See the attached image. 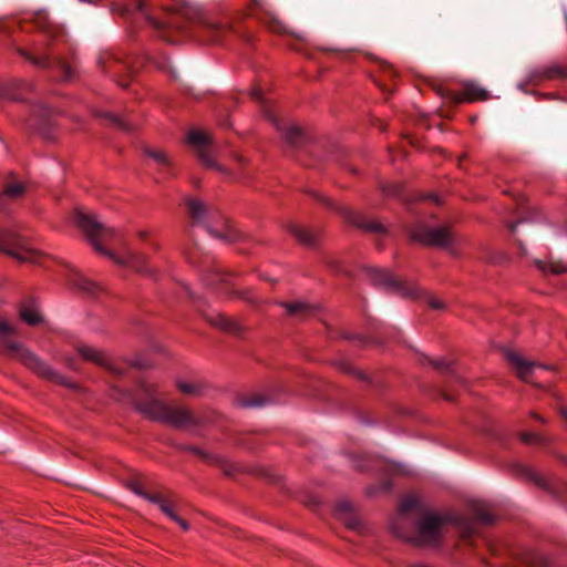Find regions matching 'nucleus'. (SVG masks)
<instances>
[{"label": "nucleus", "instance_id": "1", "mask_svg": "<svg viewBox=\"0 0 567 567\" xmlns=\"http://www.w3.org/2000/svg\"><path fill=\"white\" fill-rule=\"evenodd\" d=\"M417 505L415 497H406L400 506V515L392 523V533L398 537L416 546H436L440 544L447 524H453L464 540H470L476 534V524L473 519L456 515H440L425 512L421 515L413 529L408 526L411 520L409 513Z\"/></svg>", "mask_w": 567, "mask_h": 567}, {"label": "nucleus", "instance_id": "2", "mask_svg": "<svg viewBox=\"0 0 567 567\" xmlns=\"http://www.w3.org/2000/svg\"><path fill=\"white\" fill-rule=\"evenodd\" d=\"M130 401L146 417L167 423L177 429H192L203 424L202 417L185 406L167 404L156 396L155 386L142 382L137 393L130 394Z\"/></svg>", "mask_w": 567, "mask_h": 567}, {"label": "nucleus", "instance_id": "3", "mask_svg": "<svg viewBox=\"0 0 567 567\" xmlns=\"http://www.w3.org/2000/svg\"><path fill=\"white\" fill-rule=\"evenodd\" d=\"M34 23L37 28L45 33V40L41 43H34L30 49L20 48L18 53L38 68L58 69L63 80H70L72 78L70 65L56 54V47L64 38V30L53 24L45 12H38L34 17Z\"/></svg>", "mask_w": 567, "mask_h": 567}, {"label": "nucleus", "instance_id": "4", "mask_svg": "<svg viewBox=\"0 0 567 567\" xmlns=\"http://www.w3.org/2000/svg\"><path fill=\"white\" fill-rule=\"evenodd\" d=\"M75 223L96 251L110 257L117 264L132 267L138 272L146 271L144 268L145 257L143 255L128 252L125 258H118L106 249V246L112 244L117 237L115 229L100 223L95 216L80 210L75 214Z\"/></svg>", "mask_w": 567, "mask_h": 567}, {"label": "nucleus", "instance_id": "5", "mask_svg": "<svg viewBox=\"0 0 567 567\" xmlns=\"http://www.w3.org/2000/svg\"><path fill=\"white\" fill-rule=\"evenodd\" d=\"M18 333L14 326H12L3 316L0 315V348L7 355L21 361L29 369L37 372L39 375L52 380L58 383L66 384L64 378L58 372L53 371L48 364L42 362L34 353L29 351L16 341L13 337Z\"/></svg>", "mask_w": 567, "mask_h": 567}, {"label": "nucleus", "instance_id": "6", "mask_svg": "<svg viewBox=\"0 0 567 567\" xmlns=\"http://www.w3.org/2000/svg\"><path fill=\"white\" fill-rule=\"evenodd\" d=\"M188 214L197 224H205L208 233L226 243L231 244L240 239L241 235L236 230L219 212L205 205L198 199L189 198L186 202Z\"/></svg>", "mask_w": 567, "mask_h": 567}, {"label": "nucleus", "instance_id": "7", "mask_svg": "<svg viewBox=\"0 0 567 567\" xmlns=\"http://www.w3.org/2000/svg\"><path fill=\"white\" fill-rule=\"evenodd\" d=\"M135 8L147 19V21L161 32V37L164 38L168 42H173L174 40L169 38L167 34L172 30H176L179 32L185 31L186 22L194 21L198 17V10L184 2L176 1L175 6L172 8H166V19L159 21L150 16L146 10V1L145 0H132Z\"/></svg>", "mask_w": 567, "mask_h": 567}, {"label": "nucleus", "instance_id": "8", "mask_svg": "<svg viewBox=\"0 0 567 567\" xmlns=\"http://www.w3.org/2000/svg\"><path fill=\"white\" fill-rule=\"evenodd\" d=\"M0 250L20 262H38L39 251L31 248L27 239L12 230L0 234Z\"/></svg>", "mask_w": 567, "mask_h": 567}, {"label": "nucleus", "instance_id": "9", "mask_svg": "<svg viewBox=\"0 0 567 567\" xmlns=\"http://www.w3.org/2000/svg\"><path fill=\"white\" fill-rule=\"evenodd\" d=\"M368 274L374 285L384 286L403 297L417 298L420 296L417 286L399 279L386 269L371 267L368 269Z\"/></svg>", "mask_w": 567, "mask_h": 567}, {"label": "nucleus", "instance_id": "10", "mask_svg": "<svg viewBox=\"0 0 567 567\" xmlns=\"http://www.w3.org/2000/svg\"><path fill=\"white\" fill-rule=\"evenodd\" d=\"M432 89L444 100L450 101L452 104L456 105L462 102H474V101H485L488 99L489 94L486 90L483 87L471 83V82H463L462 93H457L449 87H445L442 84L433 83L431 84Z\"/></svg>", "mask_w": 567, "mask_h": 567}, {"label": "nucleus", "instance_id": "11", "mask_svg": "<svg viewBox=\"0 0 567 567\" xmlns=\"http://www.w3.org/2000/svg\"><path fill=\"white\" fill-rule=\"evenodd\" d=\"M410 237L427 246L449 247L453 243V234L447 227L431 228L420 225L410 231Z\"/></svg>", "mask_w": 567, "mask_h": 567}, {"label": "nucleus", "instance_id": "12", "mask_svg": "<svg viewBox=\"0 0 567 567\" xmlns=\"http://www.w3.org/2000/svg\"><path fill=\"white\" fill-rule=\"evenodd\" d=\"M188 143L205 166L217 171H224L213 157V141L212 136L207 132L199 130L190 131L188 133Z\"/></svg>", "mask_w": 567, "mask_h": 567}, {"label": "nucleus", "instance_id": "13", "mask_svg": "<svg viewBox=\"0 0 567 567\" xmlns=\"http://www.w3.org/2000/svg\"><path fill=\"white\" fill-rule=\"evenodd\" d=\"M505 359L515 370L517 377L524 382H533L532 377L534 375L535 369H545L546 367L540 365L534 361H529L522 357L519 353L513 350L505 351Z\"/></svg>", "mask_w": 567, "mask_h": 567}, {"label": "nucleus", "instance_id": "14", "mask_svg": "<svg viewBox=\"0 0 567 567\" xmlns=\"http://www.w3.org/2000/svg\"><path fill=\"white\" fill-rule=\"evenodd\" d=\"M68 282L71 287L91 298H99L103 292V288L100 285L75 270L70 272Z\"/></svg>", "mask_w": 567, "mask_h": 567}, {"label": "nucleus", "instance_id": "15", "mask_svg": "<svg viewBox=\"0 0 567 567\" xmlns=\"http://www.w3.org/2000/svg\"><path fill=\"white\" fill-rule=\"evenodd\" d=\"M564 78H567V69L555 64L533 70L527 76V83L532 85H537L545 80Z\"/></svg>", "mask_w": 567, "mask_h": 567}, {"label": "nucleus", "instance_id": "16", "mask_svg": "<svg viewBox=\"0 0 567 567\" xmlns=\"http://www.w3.org/2000/svg\"><path fill=\"white\" fill-rule=\"evenodd\" d=\"M78 352L81 354V357L87 361L94 362L99 365H102L110 370L114 374H121L122 371L116 368L106 357L105 354L90 346H79Z\"/></svg>", "mask_w": 567, "mask_h": 567}, {"label": "nucleus", "instance_id": "17", "mask_svg": "<svg viewBox=\"0 0 567 567\" xmlns=\"http://www.w3.org/2000/svg\"><path fill=\"white\" fill-rule=\"evenodd\" d=\"M146 499L156 504L172 520L176 519L178 504L177 498L172 493H154L153 495H146Z\"/></svg>", "mask_w": 567, "mask_h": 567}, {"label": "nucleus", "instance_id": "18", "mask_svg": "<svg viewBox=\"0 0 567 567\" xmlns=\"http://www.w3.org/2000/svg\"><path fill=\"white\" fill-rule=\"evenodd\" d=\"M281 306L288 316L298 320H303L315 313V308L303 301L281 302Z\"/></svg>", "mask_w": 567, "mask_h": 567}, {"label": "nucleus", "instance_id": "19", "mask_svg": "<svg viewBox=\"0 0 567 567\" xmlns=\"http://www.w3.org/2000/svg\"><path fill=\"white\" fill-rule=\"evenodd\" d=\"M206 320L218 328H220L224 331L238 334L241 331V327L238 322L233 320L231 318H228L221 313H217L214 316H206Z\"/></svg>", "mask_w": 567, "mask_h": 567}, {"label": "nucleus", "instance_id": "20", "mask_svg": "<svg viewBox=\"0 0 567 567\" xmlns=\"http://www.w3.org/2000/svg\"><path fill=\"white\" fill-rule=\"evenodd\" d=\"M24 194V186L22 183L13 179L12 177H8L4 179L2 189L0 190V199L3 197H8L10 199H16L21 197Z\"/></svg>", "mask_w": 567, "mask_h": 567}, {"label": "nucleus", "instance_id": "21", "mask_svg": "<svg viewBox=\"0 0 567 567\" xmlns=\"http://www.w3.org/2000/svg\"><path fill=\"white\" fill-rule=\"evenodd\" d=\"M337 516L351 529H359L360 522L352 514V506L350 503L343 502L338 505Z\"/></svg>", "mask_w": 567, "mask_h": 567}, {"label": "nucleus", "instance_id": "22", "mask_svg": "<svg viewBox=\"0 0 567 567\" xmlns=\"http://www.w3.org/2000/svg\"><path fill=\"white\" fill-rule=\"evenodd\" d=\"M280 130L282 131L284 138L289 145L297 147L301 144L303 140V132L299 126L296 124H289Z\"/></svg>", "mask_w": 567, "mask_h": 567}, {"label": "nucleus", "instance_id": "23", "mask_svg": "<svg viewBox=\"0 0 567 567\" xmlns=\"http://www.w3.org/2000/svg\"><path fill=\"white\" fill-rule=\"evenodd\" d=\"M520 563L526 567H548L547 558L543 554L533 550L524 551L520 556Z\"/></svg>", "mask_w": 567, "mask_h": 567}, {"label": "nucleus", "instance_id": "24", "mask_svg": "<svg viewBox=\"0 0 567 567\" xmlns=\"http://www.w3.org/2000/svg\"><path fill=\"white\" fill-rule=\"evenodd\" d=\"M535 265L543 274L560 275L567 272V265L559 260L547 262L537 259Z\"/></svg>", "mask_w": 567, "mask_h": 567}, {"label": "nucleus", "instance_id": "25", "mask_svg": "<svg viewBox=\"0 0 567 567\" xmlns=\"http://www.w3.org/2000/svg\"><path fill=\"white\" fill-rule=\"evenodd\" d=\"M289 231L291 235H293L296 237V239L299 243H301L303 245L311 246L316 241V235L312 231H310L307 228H303L301 226L291 225L289 227Z\"/></svg>", "mask_w": 567, "mask_h": 567}, {"label": "nucleus", "instance_id": "26", "mask_svg": "<svg viewBox=\"0 0 567 567\" xmlns=\"http://www.w3.org/2000/svg\"><path fill=\"white\" fill-rule=\"evenodd\" d=\"M349 220L367 231L378 233V234H383L385 231L383 225H381L379 221H375V220H367V219H362L358 216H350Z\"/></svg>", "mask_w": 567, "mask_h": 567}, {"label": "nucleus", "instance_id": "27", "mask_svg": "<svg viewBox=\"0 0 567 567\" xmlns=\"http://www.w3.org/2000/svg\"><path fill=\"white\" fill-rule=\"evenodd\" d=\"M20 317L29 324L35 326L41 321L38 310L30 303H23L20 308Z\"/></svg>", "mask_w": 567, "mask_h": 567}, {"label": "nucleus", "instance_id": "28", "mask_svg": "<svg viewBox=\"0 0 567 567\" xmlns=\"http://www.w3.org/2000/svg\"><path fill=\"white\" fill-rule=\"evenodd\" d=\"M267 398L259 393H250L238 399V404L244 408H258L267 403Z\"/></svg>", "mask_w": 567, "mask_h": 567}, {"label": "nucleus", "instance_id": "29", "mask_svg": "<svg viewBox=\"0 0 567 567\" xmlns=\"http://www.w3.org/2000/svg\"><path fill=\"white\" fill-rule=\"evenodd\" d=\"M145 154L154 159V162L161 167V168H169L172 165V161L169 156L162 150L156 148H145Z\"/></svg>", "mask_w": 567, "mask_h": 567}, {"label": "nucleus", "instance_id": "30", "mask_svg": "<svg viewBox=\"0 0 567 567\" xmlns=\"http://www.w3.org/2000/svg\"><path fill=\"white\" fill-rule=\"evenodd\" d=\"M177 389L187 395H199L202 393V385L197 382L178 381Z\"/></svg>", "mask_w": 567, "mask_h": 567}, {"label": "nucleus", "instance_id": "31", "mask_svg": "<svg viewBox=\"0 0 567 567\" xmlns=\"http://www.w3.org/2000/svg\"><path fill=\"white\" fill-rule=\"evenodd\" d=\"M205 31L209 35L210 41L218 42L227 29L220 24L207 23L205 24Z\"/></svg>", "mask_w": 567, "mask_h": 567}, {"label": "nucleus", "instance_id": "32", "mask_svg": "<svg viewBox=\"0 0 567 567\" xmlns=\"http://www.w3.org/2000/svg\"><path fill=\"white\" fill-rule=\"evenodd\" d=\"M473 511H474V514H475L477 520H480L484 524H493L494 523V517L488 512V508L486 507V505L477 504L474 506Z\"/></svg>", "mask_w": 567, "mask_h": 567}, {"label": "nucleus", "instance_id": "33", "mask_svg": "<svg viewBox=\"0 0 567 567\" xmlns=\"http://www.w3.org/2000/svg\"><path fill=\"white\" fill-rule=\"evenodd\" d=\"M250 97L256 101L257 103H259L262 107H264V113L267 117H269L271 121H274V118L271 117V114L269 112V110L267 109V100L266 97L264 96V93L261 91L260 87H255L250 91Z\"/></svg>", "mask_w": 567, "mask_h": 567}, {"label": "nucleus", "instance_id": "34", "mask_svg": "<svg viewBox=\"0 0 567 567\" xmlns=\"http://www.w3.org/2000/svg\"><path fill=\"white\" fill-rule=\"evenodd\" d=\"M424 359H426L432 364V367L434 369H436L439 371H449V372L453 373L451 362H447L444 359L433 360V359H429L426 357H424Z\"/></svg>", "mask_w": 567, "mask_h": 567}, {"label": "nucleus", "instance_id": "35", "mask_svg": "<svg viewBox=\"0 0 567 567\" xmlns=\"http://www.w3.org/2000/svg\"><path fill=\"white\" fill-rule=\"evenodd\" d=\"M526 475L543 488H549L547 481L530 470H525Z\"/></svg>", "mask_w": 567, "mask_h": 567}, {"label": "nucleus", "instance_id": "36", "mask_svg": "<svg viewBox=\"0 0 567 567\" xmlns=\"http://www.w3.org/2000/svg\"><path fill=\"white\" fill-rule=\"evenodd\" d=\"M427 303L432 309L442 310L445 308L443 301L434 296L427 297Z\"/></svg>", "mask_w": 567, "mask_h": 567}, {"label": "nucleus", "instance_id": "37", "mask_svg": "<svg viewBox=\"0 0 567 567\" xmlns=\"http://www.w3.org/2000/svg\"><path fill=\"white\" fill-rule=\"evenodd\" d=\"M390 471L398 475H408L410 473V471L404 465L396 463L390 465Z\"/></svg>", "mask_w": 567, "mask_h": 567}, {"label": "nucleus", "instance_id": "38", "mask_svg": "<svg viewBox=\"0 0 567 567\" xmlns=\"http://www.w3.org/2000/svg\"><path fill=\"white\" fill-rule=\"evenodd\" d=\"M269 29L272 32H282L284 31V27H282L281 22L274 17L269 18Z\"/></svg>", "mask_w": 567, "mask_h": 567}, {"label": "nucleus", "instance_id": "39", "mask_svg": "<svg viewBox=\"0 0 567 567\" xmlns=\"http://www.w3.org/2000/svg\"><path fill=\"white\" fill-rule=\"evenodd\" d=\"M380 69L389 78H394L395 76V71H394V69H393V66L391 64H389L386 62H381L380 63Z\"/></svg>", "mask_w": 567, "mask_h": 567}, {"label": "nucleus", "instance_id": "40", "mask_svg": "<svg viewBox=\"0 0 567 567\" xmlns=\"http://www.w3.org/2000/svg\"><path fill=\"white\" fill-rule=\"evenodd\" d=\"M130 488L137 495L144 497L146 499V495H152L151 493L144 492L141 485L136 482L130 484Z\"/></svg>", "mask_w": 567, "mask_h": 567}, {"label": "nucleus", "instance_id": "41", "mask_svg": "<svg viewBox=\"0 0 567 567\" xmlns=\"http://www.w3.org/2000/svg\"><path fill=\"white\" fill-rule=\"evenodd\" d=\"M522 440L525 443H535L539 441V437L534 433H526L522 435Z\"/></svg>", "mask_w": 567, "mask_h": 567}, {"label": "nucleus", "instance_id": "42", "mask_svg": "<svg viewBox=\"0 0 567 567\" xmlns=\"http://www.w3.org/2000/svg\"><path fill=\"white\" fill-rule=\"evenodd\" d=\"M189 450L207 461L212 460V457L207 453L203 452L197 447H189Z\"/></svg>", "mask_w": 567, "mask_h": 567}, {"label": "nucleus", "instance_id": "43", "mask_svg": "<svg viewBox=\"0 0 567 567\" xmlns=\"http://www.w3.org/2000/svg\"><path fill=\"white\" fill-rule=\"evenodd\" d=\"M11 85H12L13 87H16V89H19V90H20V89H22V87H28V89H30V87H31V84L25 83V82H23V81H19V80L13 81V82L11 83Z\"/></svg>", "mask_w": 567, "mask_h": 567}, {"label": "nucleus", "instance_id": "44", "mask_svg": "<svg viewBox=\"0 0 567 567\" xmlns=\"http://www.w3.org/2000/svg\"><path fill=\"white\" fill-rule=\"evenodd\" d=\"M174 522H176L184 530H188L189 528V525L186 520H184L183 518H181L178 515H176V519H173Z\"/></svg>", "mask_w": 567, "mask_h": 567}, {"label": "nucleus", "instance_id": "45", "mask_svg": "<svg viewBox=\"0 0 567 567\" xmlns=\"http://www.w3.org/2000/svg\"><path fill=\"white\" fill-rule=\"evenodd\" d=\"M383 190L390 195H396L399 193L398 186L384 187Z\"/></svg>", "mask_w": 567, "mask_h": 567}, {"label": "nucleus", "instance_id": "46", "mask_svg": "<svg viewBox=\"0 0 567 567\" xmlns=\"http://www.w3.org/2000/svg\"><path fill=\"white\" fill-rule=\"evenodd\" d=\"M2 94L11 100H19L20 97L8 90H3Z\"/></svg>", "mask_w": 567, "mask_h": 567}, {"label": "nucleus", "instance_id": "47", "mask_svg": "<svg viewBox=\"0 0 567 567\" xmlns=\"http://www.w3.org/2000/svg\"><path fill=\"white\" fill-rule=\"evenodd\" d=\"M121 65H122V64H121L120 62L114 61V62L111 64V66H110L109 71L117 72V71H118L117 69H118V66H121Z\"/></svg>", "mask_w": 567, "mask_h": 567}, {"label": "nucleus", "instance_id": "48", "mask_svg": "<svg viewBox=\"0 0 567 567\" xmlns=\"http://www.w3.org/2000/svg\"><path fill=\"white\" fill-rule=\"evenodd\" d=\"M559 413H560V416L565 420V422L567 423V406H561L559 409Z\"/></svg>", "mask_w": 567, "mask_h": 567}, {"label": "nucleus", "instance_id": "49", "mask_svg": "<svg viewBox=\"0 0 567 567\" xmlns=\"http://www.w3.org/2000/svg\"><path fill=\"white\" fill-rule=\"evenodd\" d=\"M110 118H111L114 123H116L117 125H120L121 127L125 128V125L123 124V122H122L120 118H117V117H115V116H113V115H110Z\"/></svg>", "mask_w": 567, "mask_h": 567}, {"label": "nucleus", "instance_id": "50", "mask_svg": "<svg viewBox=\"0 0 567 567\" xmlns=\"http://www.w3.org/2000/svg\"><path fill=\"white\" fill-rule=\"evenodd\" d=\"M236 162L238 163L239 167L244 166L246 163L245 158L239 155H236Z\"/></svg>", "mask_w": 567, "mask_h": 567}, {"label": "nucleus", "instance_id": "51", "mask_svg": "<svg viewBox=\"0 0 567 567\" xmlns=\"http://www.w3.org/2000/svg\"><path fill=\"white\" fill-rule=\"evenodd\" d=\"M188 259L190 262H196V254L195 252H188Z\"/></svg>", "mask_w": 567, "mask_h": 567}, {"label": "nucleus", "instance_id": "52", "mask_svg": "<svg viewBox=\"0 0 567 567\" xmlns=\"http://www.w3.org/2000/svg\"><path fill=\"white\" fill-rule=\"evenodd\" d=\"M118 84L123 87H126L128 85V82L126 80H118Z\"/></svg>", "mask_w": 567, "mask_h": 567}, {"label": "nucleus", "instance_id": "53", "mask_svg": "<svg viewBox=\"0 0 567 567\" xmlns=\"http://www.w3.org/2000/svg\"><path fill=\"white\" fill-rule=\"evenodd\" d=\"M379 86H380V87H381V90H383V91H390V89H388L385 85H381V84H379Z\"/></svg>", "mask_w": 567, "mask_h": 567}, {"label": "nucleus", "instance_id": "54", "mask_svg": "<svg viewBox=\"0 0 567 567\" xmlns=\"http://www.w3.org/2000/svg\"><path fill=\"white\" fill-rule=\"evenodd\" d=\"M533 416L536 417L539 421H543L542 416H538L537 414L533 413Z\"/></svg>", "mask_w": 567, "mask_h": 567}, {"label": "nucleus", "instance_id": "55", "mask_svg": "<svg viewBox=\"0 0 567 567\" xmlns=\"http://www.w3.org/2000/svg\"><path fill=\"white\" fill-rule=\"evenodd\" d=\"M515 228H516V224H512V225H511V231H514V230H515Z\"/></svg>", "mask_w": 567, "mask_h": 567}, {"label": "nucleus", "instance_id": "56", "mask_svg": "<svg viewBox=\"0 0 567 567\" xmlns=\"http://www.w3.org/2000/svg\"><path fill=\"white\" fill-rule=\"evenodd\" d=\"M444 398L449 401L452 400L447 394H444Z\"/></svg>", "mask_w": 567, "mask_h": 567}, {"label": "nucleus", "instance_id": "57", "mask_svg": "<svg viewBox=\"0 0 567 567\" xmlns=\"http://www.w3.org/2000/svg\"><path fill=\"white\" fill-rule=\"evenodd\" d=\"M140 236H141L142 238H144V237H145V234H144V233H140Z\"/></svg>", "mask_w": 567, "mask_h": 567}, {"label": "nucleus", "instance_id": "58", "mask_svg": "<svg viewBox=\"0 0 567 567\" xmlns=\"http://www.w3.org/2000/svg\"><path fill=\"white\" fill-rule=\"evenodd\" d=\"M224 471L226 472V474H230V472L227 468H224Z\"/></svg>", "mask_w": 567, "mask_h": 567}]
</instances>
